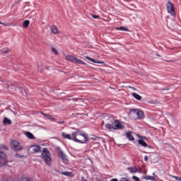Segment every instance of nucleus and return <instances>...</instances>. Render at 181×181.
I'll use <instances>...</instances> for the list:
<instances>
[{"label": "nucleus", "instance_id": "f03ea898", "mask_svg": "<svg viewBox=\"0 0 181 181\" xmlns=\"http://www.w3.org/2000/svg\"><path fill=\"white\" fill-rule=\"evenodd\" d=\"M106 129L109 131H119L125 128V125L121 120L115 119L112 124L107 123L105 125Z\"/></svg>", "mask_w": 181, "mask_h": 181}, {"label": "nucleus", "instance_id": "dca6fc26", "mask_svg": "<svg viewBox=\"0 0 181 181\" xmlns=\"http://www.w3.org/2000/svg\"><path fill=\"white\" fill-rule=\"evenodd\" d=\"M138 144H139V145H141V146H144V148H148V144H146V142H145V141L142 139L138 140Z\"/></svg>", "mask_w": 181, "mask_h": 181}, {"label": "nucleus", "instance_id": "9d476101", "mask_svg": "<svg viewBox=\"0 0 181 181\" xmlns=\"http://www.w3.org/2000/svg\"><path fill=\"white\" fill-rule=\"evenodd\" d=\"M86 59H87V60H89V62H92V63H96L98 64H105V63L103 61H100L98 59H94L89 57H86Z\"/></svg>", "mask_w": 181, "mask_h": 181}, {"label": "nucleus", "instance_id": "c9c22d12", "mask_svg": "<svg viewBox=\"0 0 181 181\" xmlns=\"http://www.w3.org/2000/svg\"><path fill=\"white\" fill-rule=\"evenodd\" d=\"M17 156H18V158H23V156L17 155Z\"/></svg>", "mask_w": 181, "mask_h": 181}, {"label": "nucleus", "instance_id": "473e14b6", "mask_svg": "<svg viewBox=\"0 0 181 181\" xmlns=\"http://www.w3.org/2000/svg\"><path fill=\"white\" fill-rule=\"evenodd\" d=\"M81 181H87V180L84 177H81Z\"/></svg>", "mask_w": 181, "mask_h": 181}, {"label": "nucleus", "instance_id": "7c9ffc66", "mask_svg": "<svg viewBox=\"0 0 181 181\" xmlns=\"http://www.w3.org/2000/svg\"><path fill=\"white\" fill-rule=\"evenodd\" d=\"M0 25H4V26H8V24L2 22H0Z\"/></svg>", "mask_w": 181, "mask_h": 181}, {"label": "nucleus", "instance_id": "f257e3e1", "mask_svg": "<svg viewBox=\"0 0 181 181\" xmlns=\"http://www.w3.org/2000/svg\"><path fill=\"white\" fill-rule=\"evenodd\" d=\"M62 138L64 139H70L71 141H74V142H77L78 144H88L89 141L87 134L80 132H75L72 133L71 135L63 132Z\"/></svg>", "mask_w": 181, "mask_h": 181}, {"label": "nucleus", "instance_id": "a211bd4d", "mask_svg": "<svg viewBox=\"0 0 181 181\" xmlns=\"http://www.w3.org/2000/svg\"><path fill=\"white\" fill-rule=\"evenodd\" d=\"M132 95L136 98V100H138L139 101H140V100H142V97L139 95H138L137 93H132Z\"/></svg>", "mask_w": 181, "mask_h": 181}, {"label": "nucleus", "instance_id": "6ab92c4d", "mask_svg": "<svg viewBox=\"0 0 181 181\" xmlns=\"http://www.w3.org/2000/svg\"><path fill=\"white\" fill-rule=\"evenodd\" d=\"M143 179H145L146 180H155V177L153 176H151V175H146L145 177H143Z\"/></svg>", "mask_w": 181, "mask_h": 181}, {"label": "nucleus", "instance_id": "b1692460", "mask_svg": "<svg viewBox=\"0 0 181 181\" xmlns=\"http://www.w3.org/2000/svg\"><path fill=\"white\" fill-rule=\"evenodd\" d=\"M51 50L53 54H56V56H57V54H59V52H57V49H56L54 47H52Z\"/></svg>", "mask_w": 181, "mask_h": 181}, {"label": "nucleus", "instance_id": "423d86ee", "mask_svg": "<svg viewBox=\"0 0 181 181\" xmlns=\"http://www.w3.org/2000/svg\"><path fill=\"white\" fill-rule=\"evenodd\" d=\"M57 151L58 156L59 158H60V159H62V162H64V163H69V159H67V156H66V154L63 153L62 148H60V147H57Z\"/></svg>", "mask_w": 181, "mask_h": 181}, {"label": "nucleus", "instance_id": "20e7f679", "mask_svg": "<svg viewBox=\"0 0 181 181\" xmlns=\"http://www.w3.org/2000/svg\"><path fill=\"white\" fill-rule=\"evenodd\" d=\"M65 59L66 60H67V62H71V63H77L78 64H86V62L72 55H66L65 56Z\"/></svg>", "mask_w": 181, "mask_h": 181}, {"label": "nucleus", "instance_id": "393cba45", "mask_svg": "<svg viewBox=\"0 0 181 181\" xmlns=\"http://www.w3.org/2000/svg\"><path fill=\"white\" fill-rule=\"evenodd\" d=\"M0 149H4V151H8V147L5 146L4 144H0Z\"/></svg>", "mask_w": 181, "mask_h": 181}, {"label": "nucleus", "instance_id": "6e6552de", "mask_svg": "<svg viewBox=\"0 0 181 181\" xmlns=\"http://www.w3.org/2000/svg\"><path fill=\"white\" fill-rule=\"evenodd\" d=\"M8 163V158L4 152H0V168L5 166Z\"/></svg>", "mask_w": 181, "mask_h": 181}, {"label": "nucleus", "instance_id": "f3484780", "mask_svg": "<svg viewBox=\"0 0 181 181\" xmlns=\"http://www.w3.org/2000/svg\"><path fill=\"white\" fill-rule=\"evenodd\" d=\"M25 135H26L27 138H28L29 139H36V138L35 137L33 134H32V133H30L29 132H27L25 133Z\"/></svg>", "mask_w": 181, "mask_h": 181}, {"label": "nucleus", "instance_id": "5701e85b", "mask_svg": "<svg viewBox=\"0 0 181 181\" xmlns=\"http://www.w3.org/2000/svg\"><path fill=\"white\" fill-rule=\"evenodd\" d=\"M1 53H8L9 48H8V47L3 48V49H1Z\"/></svg>", "mask_w": 181, "mask_h": 181}, {"label": "nucleus", "instance_id": "9b49d317", "mask_svg": "<svg viewBox=\"0 0 181 181\" xmlns=\"http://www.w3.org/2000/svg\"><path fill=\"white\" fill-rule=\"evenodd\" d=\"M50 29L53 35H59V33H60V31L57 29V27L56 25H52Z\"/></svg>", "mask_w": 181, "mask_h": 181}, {"label": "nucleus", "instance_id": "0eeeda50", "mask_svg": "<svg viewBox=\"0 0 181 181\" xmlns=\"http://www.w3.org/2000/svg\"><path fill=\"white\" fill-rule=\"evenodd\" d=\"M166 8L168 13L171 15V16H176V13L175 12V7L173 6V3L168 1L166 4Z\"/></svg>", "mask_w": 181, "mask_h": 181}, {"label": "nucleus", "instance_id": "2eb2a0df", "mask_svg": "<svg viewBox=\"0 0 181 181\" xmlns=\"http://www.w3.org/2000/svg\"><path fill=\"white\" fill-rule=\"evenodd\" d=\"M127 138H128L129 141H135L134 136H132V132H127L126 134Z\"/></svg>", "mask_w": 181, "mask_h": 181}, {"label": "nucleus", "instance_id": "4be33fe9", "mask_svg": "<svg viewBox=\"0 0 181 181\" xmlns=\"http://www.w3.org/2000/svg\"><path fill=\"white\" fill-rule=\"evenodd\" d=\"M117 30H124V32H128V28L125 27H119L117 28Z\"/></svg>", "mask_w": 181, "mask_h": 181}, {"label": "nucleus", "instance_id": "f8f14e48", "mask_svg": "<svg viewBox=\"0 0 181 181\" xmlns=\"http://www.w3.org/2000/svg\"><path fill=\"white\" fill-rule=\"evenodd\" d=\"M31 149L33 153H37V152L40 151V146H31Z\"/></svg>", "mask_w": 181, "mask_h": 181}, {"label": "nucleus", "instance_id": "bb28decb", "mask_svg": "<svg viewBox=\"0 0 181 181\" xmlns=\"http://www.w3.org/2000/svg\"><path fill=\"white\" fill-rule=\"evenodd\" d=\"M132 179L135 181H141V180L135 175L132 176Z\"/></svg>", "mask_w": 181, "mask_h": 181}, {"label": "nucleus", "instance_id": "72a5a7b5", "mask_svg": "<svg viewBox=\"0 0 181 181\" xmlns=\"http://www.w3.org/2000/svg\"><path fill=\"white\" fill-rule=\"evenodd\" d=\"M64 175H66V176H69V173L65 172V173H64Z\"/></svg>", "mask_w": 181, "mask_h": 181}, {"label": "nucleus", "instance_id": "1a4fd4ad", "mask_svg": "<svg viewBox=\"0 0 181 181\" xmlns=\"http://www.w3.org/2000/svg\"><path fill=\"white\" fill-rule=\"evenodd\" d=\"M132 112H133V114H135V115L137 116V118L139 119H142V118H144V117L145 116V115H144V112H142V110H132Z\"/></svg>", "mask_w": 181, "mask_h": 181}, {"label": "nucleus", "instance_id": "39448f33", "mask_svg": "<svg viewBox=\"0 0 181 181\" xmlns=\"http://www.w3.org/2000/svg\"><path fill=\"white\" fill-rule=\"evenodd\" d=\"M10 146H11V148L16 152L22 151V149H23L22 148V146H21V144H19V142L16 140H12L10 143Z\"/></svg>", "mask_w": 181, "mask_h": 181}, {"label": "nucleus", "instance_id": "aec40b11", "mask_svg": "<svg viewBox=\"0 0 181 181\" xmlns=\"http://www.w3.org/2000/svg\"><path fill=\"white\" fill-rule=\"evenodd\" d=\"M30 23V21H29V20H25L23 23V28H28V26H29Z\"/></svg>", "mask_w": 181, "mask_h": 181}, {"label": "nucleus", "instance_id": "412c9836", "mask_svg": "<svg viewBox=\"0 0 181 181\" xmlns=\"http://www.w3.org/2000/svg\"><path fill=\"white\" fill-rule=\"evenodd\" d=\"M43 115H45V117H46L47 118H48V119H56L53 117V116H52V115H49V114H43Z\"/></svg>", "mask_w": 181, "mask_h": 181}, {"label": "nucleus", "instance_id": "c756f323", "mask_svg": "<svg viewBox=\"0 0 181 181\" xmlns=\"http://www.w3.org/2000/svg\"><path fill=\"white\" fill-rule=\"evenodd\" d=\"M57 123L60 124H64V120H60V121H58Z\"/></svg>", "mask_w": 181, "mask_h": 181}, {"label": "nucleus", "instance_id": "c85d7f7f", "mask_svg": "<svg viewBox=\"0 0 181 181\" xmlns=\"http://www.w3.org/2000/svg\"><path fill=\"white\" fill-rule=\"evenodd\" d=\"M173 177H174V179H176V180L181 181V177L173 176Z\"/></svg>", "mask_w": 181, "mask_h": 181}, {"label": "nucleus", "instance_id": "7ed1b4c3", "mask_svg": "<svg viewBox=\"0 0 181 181\" xmlns=\"http://www.w3.org/2000/svg\"><path fill=\"white\" fill-rule=\"evenodd\" d=\"M50 151L46 148H43V151L41 154V158L43 159L45 163L50 166V163H52V158L50 157Z\"/></svg>", "mask_w": 181, "mask_h": 181}, {"label": "nucleus", "instance_id": "ddd939ff", "mask_svg": "<svg viewBox=\"0 0 181 181\" xmlns=\"http://www.w3.org/2000/svg\"><path fill=\"white\" fill-rule=\"evenodd\" d=\"M127 170H129L130 173H138L139 170L136 167H128Z\"/></svg>", "mask_w": 181, "mask_h": 181}, {"label": "nucleus", "instance_id": "f704fd0d", "mask_svg": "<svg viewBox=\"0 0 181 181\" xmlns=\"http://www.w3.org/2000/svg\"><path fill=\"white\" fill-rule=\"evenodd\" d=\"M124 179H125V177H122V178L119 180V181H125V180H124Z\"/></svg>", "mask_w": 181, "mask_h": 181}, {"label": "nucleus", "instance_id": "a878e982", "mask_svg": "<svg viewBox=\"0 0 181 181\" xmlns=\"http://www.w3.org/2000/svg\"><path fill=\"white\" fill-rule=\"evenodd\" d=\"M77 139H79V141H84V137L83 136H77Z\"/></svg>", "mask_w": 181, "mask_h": 181}, {"label": "nucleus", "instance_id": "4468645a", "mask_svg": "<svg viewBox=\"0 0 181 181\" xmlns=\"http://www.w3.org/2000/svg\"><path fill=\"white\" fill-rule=\"evenodd\" d=\"M3 124L4 125H11L12 124V121L7 117H4L3 120Z\"/></svg>", "mask_w": 181, "mask_h": 181}, {"label": "nucleus", "instance_id": "e433bc0d", "mask_svg": "<svg viewBox=\"0 0 181 181\" xmlns=\"http://www.w3.org/2000/svg\"><path fill=\"white\" fill-rule=\"evenodd\" d=\"M129 88H132L133 90H135V88H134L132 86H129Z\"/></svg>", "mask_w": 181, "mask_h": 181}, {"label": "nucleus", "instance_id": "2f4dec72", "mask_svg": "<svg viewBox=\"0 0 181 181\" xmlns=\"http://www.w3.org/2000/svg\"><path fill=\"white\" fill-rule=\"evenodd\" d=\"M144 160H145V162L148 161V156H146L144 157Z\"/></svg>", "mask_w": 181, "mask_h": 181}, {"label": "nucleus", "instance_id": "cd10ccee", "mask_svg": "<svg viewBox=\"0 0 181 181\" xmlns=\"http://www.w3.org/2000/svg\"><path fill=\"white\" fill-rule=\"evenodd\" d=\"M91 16L93 19H98V16L95 15V14H91Z\"/></svg>", "mask_w": 181, "mask_h": 181}]
</instances>
